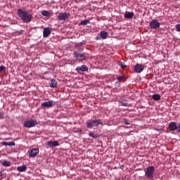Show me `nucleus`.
<instances>
[{"mask_svg":"<svg viewBox=\"0 0 180 180\" xmlns=\"http://www.w3.org/2000/svg\"><path fill=\"white\" fill-rule=\"evenodd\" d=\"M1 165H3V166H5V167H10L11 162H8V160H4Z\"/></svg>","mask_w":180,"mask_h":180,"instance_id":"22","label":"nucleus"},{"mask_svg":"<svg viewBox=\"0 0 180 180\" xmlns=\"http://www.w3.org/2000/svg\"><path fill=\"white\" fill-rule=\"evenodd\" d=\"M47 146H49L50 148H54L59 146V143L58 141H49L47 142Z\"/></svg>","mask_w":180,"mask_h":180,"instance_id":"12","label":"nucleus"},{"mask_svg":"<svg viewBox=\"0 0 180 180\" xmlns=\"http://www.w3.org/2000/svg\"><path fill=\"white\" fill-rule=\"evenodd\" d=\"M39 153V148H32V150L30 153V157L34 158L37 157Z\"/></svg>","mask_w":180,"mask_h":180,"instance_id":"11","label":"nucleus"},{"mask_svg":"<svg viewBox=\"0 0 180 180\" xmlns=\"http://www.w3.org/2000/svg\"><path fill=\"white\" fill-rule=\"evenodd\" d=\"M74 58H76V59L83 61L85 60L86 58V53H82L79 51H74Z\"/></svg>","mask_w":180,"mask_h":180,"instance_id":"4","label":"nucleus"},{"mask_svg":"<svg viewBox=\"0 0 180 180\" xmlns=\"http://www.w3.org/2000/svg\"><path fill=\"white\" fill-rule=\"evenodd\" d=\"M1 144H3V146H11V147L15 146V143L13 141H11V142H5V141H4V142L1 143Z\"/></svg>","mask_w":180,"mask_h":180,"instance_id":"20","label":"nucleus"},{"mask_svg":"<svg viewBox=\"0 0 180 180\" xmlns=\"http://www.w3.org/2000/svg\"><path fill=\"white\" fill-rule=\"evenodd\" d=\"M169 130L172 131H176L177 129L176 123L174 122H172L168 125Z\"/></svg>","mask_w":180,"mask_h":180,"instance_id":"13","label":"nucleus"},{"mask_svg":"<svg viewBox=\"0 0 180 180\" xmlns=\"http://www.w3.org/2000/svg\"><path fill=\"white\" fill-rule=\"evenodd\" d=\"M161 25V23L159 22L158 20H152L151 22H150L149 27L152 30H157L160 28V26Z\"/></svg>","mask_w":180,"mask_h":180,"instance_id":"6","label":"nucleus"},{"mask_svg":"<svg viewBox=\"0 0 180 180\" xmlns=\"http://www.w3.org/2000/svg\"><path fill=\"white\" fill-rule=\"evenodd\" d=\"M100 124H102L101 120H93V121L87 123V128L91 129L92 127H98Z\"/></svg>","mask_w":180,"mask_h":180,"instance_id":"5","label":"nucleus"},{"mask_svg":"<svg viewBox=\"0 0 180 180\" xmlns=\"http://www.w3.org/2000/svg\"><path fill=\"white\" fill-rule=\"evenodd\" d=\"M75 71L77 72H84L88 71V68L87 66H86V65H83L82 66H79L76 68Z\"/></svg>","mask_w":180,"mask_h":180,"instance_id":"10","label":"nucleus"},{"mask_svg":"<svg viewBox=\"0 0 180 180\" xmlns=\"http://www.w3.org/2000/svg\"><path fill=\"white\" fill-rule=\"evenodd\" d=\"M155 171V169L154 166L148 167L145 170V176H147L148 179H151L154 177Z\"/></svg>","mask_w":180,"mask_h":180,"instance_id":"2","label":"nucleus"},{"mask_svg":"<svg viewBox=\"0 0 180 180\" xmlns=\"http://www.w3.org/2000/svg\"><path fill=\"white\" fill-rule=\"evenodd\" d=\"M78 45L82 46V45H83V43H79Z\"/></svg>","mask_w":180,"mask_h":180,"instance_id":"35","label":"nucleus"},{"mask_svg":"<svg viewBox=\"0 0 180 180\" xmlns=\"http://www.w3.org/2000/svg\"><path fill=\"white\" fill-rule=\"evenodd\" d=\"M89 136L94 139H96L99 138V136L95 135V134H94L91 131H89Z\"/></svg>","mask_w":180,"mask_h":180,"instance_id":"23","label":"nucleus"},{"mask_svg":"<svg viewBox=\"0 0 180 180\" xmlns=\"http://www.w3.org/2000/svg\"><path fill=\"white\" fill-rule=\"evenodd\" d=\"M4 117V112H0V119L3 120Z\"/></svg>","mask_w":180,"mask_h":180,"instance_id":"31","label":"nucleus"},{"mask_svg":"<svg viewBox=\"0 0 180 180\" xmlns=\"http://www.w3.org/2000/svg\"><path fill=\"white\" fill-rule=\"evenodd\" d=\"M18 16L20 18L22 22L25 23H30L32 21V15L30 14L28 11H22V9H18L17 11Z\"/></svg>","mask_w":180,"mask_h":180,"instance_id":"1","label":"nucleus"},{"mask_svg":"<svg viewBox=\"0 0 180 180\" xmlns=\"http://www.w3.org/2000/svg\"><path fill=\"white\" fill-rule=\"evenodd\" d=\"M176 130H178V132H180V128H178Z\"/></svg>","mask_w":180,"mask_h":180,"instance_id":"37","label":"nucleus"},{"mask_svg":"<svg viewBox=\"0 0 180 180\" xmlns=\"http://www.w3.org/2000/svg\"><path fill=\"white\" fill-rule=\"evenodd\" d=\"M37 124H38L37 121L32 120H26L25 122H24V124H22V126L26 129H32V127L37 126Z\"/></svg>","mask_w":180,"mask_h":180,"instance_id":"3","label":"nucleus"},{"mask_svg":"<svg viewBox=\"0 0 180 180\" xmlns=\"http://www.w3.org/2000/svg\"><path fill=\"white\" fill-rule=\"evenodd\" d=\"M49 86L53 89L57 88V81L56 79L51 80V84H49Z\"/></svg>","mask_w":180,"mask_h":180,"instance_id":"17","label":"nucleus"},{"mask_svg":"<svg viewBox=\"0 0 180 180\" xmlns=\"http://www.w3.org/2000/svg\"><path fill=\"white\" fill-rule=\"evenodd\" d=\"M152 99L155 101H159L160 100H161V96L160 94H153L152 95Z\"/></svg>","mask_w":180,"mask_h":180,"instance_id":"19","label":"nucleus"},{"mask_svg":"<svg viewBox=\"0 0 180 180\" xmlns=\"http://www.w3.org/2000/svg\"><path fill=\"white\" fill-rule=\"evenodd\" d=\"M145 68V65L143 64L136 63L135 66L134 67V71L137 73H141L143 71V69Z\"/></svg>","mask_w":180,"mask_h":180,"instance_id":"7","label":"nucleus"},{"mask_svg":"<svg viewBox=\"0 0 180 180\" xmlns=\"http://www.w3.org/2000/svg\"><path fill=\"white\" fill-rule=\"evenodd\" d=\"M119 103L120 106H128V103H127L120 102Z\"/></svg>","mask_w":180,"mask_h":180,"instance_id":"27","label":"nucleus"},{"mask_svg":"<svg viewBox=\"0 0 180 180\" xmlns=\"http://www.w3.org/2000/svg\"><path fill=\"white\" fill-rule=\"evenodd\" d=\"M52 33V30L49 27H45L43 30V37L48 38Z\"/></svg>","mask_w":180,"mask_h":180,"instance_id":"9","label":"nucleus"},{"mask_svg":"<svg viewBox=\"0 0 180 180\" xmlns=\"http://www.w3.org/2000/svg\"><path fill=\"white\" fill-rule=\"evenodd\" d=\"M26 169H27V167L25 165H22V166L18 167V171L20 172H25Z\"/></svg>","mask_w":180,"mask_h":180,"instance_id":"18","label":"nucleus"},{"mask_svg":"<svg viewBox=\"0 0 180 180\" xmlns=\"http://www.w3.org/2000/svg\"><path fill=\"white\" fill-rule=\"evenodd\" d=\"M176 30L177 32H180V24L176 25Z\"/></svg>","mask_w":180,"mask_h":180,"instance_id":"29","label":"nucleus"},{"mask_svg":"<svg viewBox=\"0 0 180 180\" xmlns=\"http://www.w3.org/2000/svg\"><path fill=\"white\" fill-rule=\"evenodd\" d=\"M101 39H102L101 37L98 36V37H96L95 40L98 41V40H101Z\"/></svg>","mask_w":180,"mask_h":180,"instance_id":"33","label":"nucleus"},{"mask_svg":"<svg viewBox=\"0 0 180 180\" xmlns=\"http://www.w3.org/2000/svg\"><path fill=\"white\" fill-rule=\"evenodd\" d=\"M134 17V13L133 12H125L124 18L125 19H132Z\"/></svg>","mask_w":180,"mask_h":180,"instance_id":"15","label":"nucleus"},{"mask_svg":"<svg viewBox=\"0 0 180 180\" xmlns=\"http://www.w3.org/2000/svg\"><path fill=\"white\" fill-rule=\"evenodd\" d=\"M117 79H118V82H116V84H118L120 82H122L123 80L125 79V77L122 75V76H119L117 77Z\"/></svg>","mask_w":180,"mask_h":180,"instance_id":"24","label":"nucleus"},{"mask_svg":"<svg viewBox=\"0 0 180 180\" xmlns=\"http://www.w3.org/2000/svg\"><path fill=\"white\" fill-rule=\"evenodd\" d=\"M41 106H42V108H52L53 107V101H46V102L42 103V104H41Z\"/></svg>","mask_w":180,"mask_h":180,"instance_id":"14","label":"nucleus"},{"mask_svg":"<svg viewBox=\"0 0 180 180\" xmlns=\"http://www.w3.org/2000/svg\"><path fill=\"white\" fill-rule=\"evenodd\" d=\"M42 15L46 17V18H49L51 16V13L48 12L46 11H42Z\"/></svg>","mask_w":180,"mask_h":180,"instance_id":"21","label":"nucleus"},{"mask_svg":"<svg viewBox=\"0 0 180 180\" xmlns=\"http://www.w3.org/2000/svg\"><path fill=\"white\" fill-rule=\"evenodd\" d=\"M124 123V124H126V125H129V124H130V123L129 122V121H128V120H127V119H124V122H123Z\"/></svg>","mask_w":180,"mask_h":180,"instance_id":"30","label":"nucleus"},{"mask_svg":"<svg viewBox=\"0 0 180 180\" xmlns=\"http://www.w3.org/2000/svg\"><path fill=\"white\" fill-rule=\"evenodd\" d=\"M100 36L102 39H105L108 38V34L105 31H102L100 32Z\"/></svg>","mask_w":180,"mask_h":180,"instance_id":"16","label":"nucleus"},{"mask_svg":"<svg viewBox=\"0 0 180 180\" xmlns=\"http://www.w3.org/2000/svg\"><path fill=\"white\" fill-rule=\"evenodd\" d=\"M162 129H156V131H162Z\"/></svg>","mask_w":180,"mask_h":180,"instance_id":"36","label":"nucleus"},{"mask_svg":"<svg viewBox=\"0 0 180 180\" xmlns=\"http://www.w3.org/2000/svg\"><path fill=\"white\" fill-rule=\"evenodd\" d=\"M5 70H6L5 66L1 65V66L0 67V72H2L3 71H5Z\"/></svg>","mask_w":180,"mask_h":180,"instance_id":"28","label":"nucleus"},{"mask_svg":"<svg viewBox=\"0 0 180 180\" xmlns=\"http://www.w3.org/2000/svg\"><path fill=\"white\" fill-rule=\"evenodd\" d=\"M69 16H70L69 13H67V12L60 13H59L58 18L61 21H65L66 20L69 19Z\"/></svg>","mask_w":180,"mask_h":180,"instance_id":"8","label":"nucleus"},{"mask_svg":"<svg viewBox=\"0 0 180 180\" xmlns=\"http://www.w3.org/2000/svg\"><path fill=\"white\" fill-rule=\"evenodd\" d=\"M24 32L23 30H20V31H18V34H22Z\"/></svg>","mask_w":180,"mask_h":180,"instance_id":"32","label":"nucleus"},{"mask_svg":"<svg viewBox=\"0 0 180 180\" xmlns=\"http://www.w3.org/2000/svg\"><path fill=\"white\" fill-rule=\"evenodd\" d=\"M177 129H180V124H176Z\"/></svg>","mask_w":180,"mask_h":180,"instance_id":"34","label":"nucleus"},{"mask_svg":"<svg viewBox=\"0 0 180 180\" xmlns=\"http://www.w3.org/2000/svg\"><path fill=\"white\" fill-rule=\"evenodd\" d=\"M90 21L89 20H84L83 21L80 22V25H87V24H89Z\"/></svg>","mask_w":180,"mask_h":180,"instance_id":"25","label":"nucleus"},{"mask_svg":"<svg viewBox=\"0 0 180 180\" xmlns=\"http://www.w3.org/2000/svg\"><path fill=\"white\" fill-rule=\"evenodd\" d=\"M119 66H120L121 68H122V69H125L127 68V65L124 63H123L122 62L119 63Z\"/></svg>","mask_w":180,"mask_h":180,"instance_id":"26","label":"nucleus"}]
</instances>
